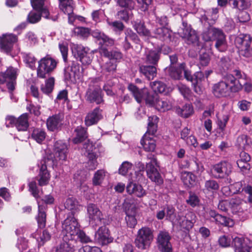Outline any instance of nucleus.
I'll list each match as a JSON object with an SVG mask.
<instances>
[{
  "mask_svg": "<svg viewBox=\"0 0 252 252\" xmlns=\"http://www.w3.org/2000/svg\"><path fill=\"white\" fill-rule=\"evenodd\" d=\"M245 77L239 70H234L233 74H227L221 81L214 85L213 93L216 97H225L230 92H237L242 89V82L239 80Z\"/></svg>",
  "mask_w": 252,
  "mask_h": 252,
  "instance_id": "f257e3e1",
  "label": "nucleus"
},
{
  "mask_svg": "<svg viewBox=\"0 0 252 252\" xmlns=\"http://www.w3.org/2000/svg\"><path fill=\"white\" fill-rule=\"evenodd\" d=\"M147 158L150 160L146 163V167L142 162H138L137 164V167L140 171H143L146 168L148 177L157 184L160 185L163 183V180L156 166L158 165L157 159L155 156L152 154L147 155Z\"/></svg>",
  "mask_w": 252,
  "mask_h": 252,
  "instance_id": "f03ea898",
  "label": "nucleus"
},
{
  "mask_svg": "<svg viewBox=\"0 0 252 252\" xmlns=\"http://www.w3.org/2000/svg\"><path fill=\"white\" fill-rule=\"evenodd\" d=\"M148 121L147 131L141 140V144L146 151L152 152L154 151L156 148L155 141L148 135H153L156 132L158 118L153 115L149 117Z\"/></svg>",
  "mask_w": 252,
  "mask_h": 252,
  "instance_id": "7ed1b4c3",
  "label": "nucleus"
},
{
  "mask_svg": "<svg viewBox=\"0 0 252 252\" xmlns=\"http://www.w3.org/2000/svg\"><path fill=\"white\" fill-rule=\"evenodd\" d=\"M79 228L80 225L74 215L68 216L62 223V235L63 241L73 240Z\"/></svg>",
  "mask_w": 252,
  "mask_h": 252,
  "instance_id": "20e7f679",
  "label": "nucleus"
},
{
  "mask_svg": "<svg viewBox=\"0 0 252 252\" xmlns=\"http://www.w3.org/2000/svg\"><path fill=\"white\" fill-rule=\"evenodd\" d=\"M235 43L241 56L248 58L252 57V37L250 35L240 34L235 38Z\"/></svg>",
  "mask_w": 252,
  "mask_h": 252,
  "instance_id": "39448f33",
  "label": "nucleus"
},
{
  "mask_svg": "<svg viewBox=\"0 0 252 252\" xmlns=\"http://www.w3.org/2000/svg\"><path fill=\"white\" fill-rule=\"evenodd\" d=\"M153 231L148 227H143L138 230L134 243L136 247L141 250L149 248L153 240Z\"/></svg>",
  "mask_w": 252,
  "mask_h": 252,
  "instance_id": "423d86ee",
  "label": "nucleus"
},
{
  "mask_svg": "<svg viewBox=\"0 0 252 252\" xmlns=\"http://www.w3.org/2000/svg\"><path fill=\"white\" fill-rule=\"evenodd\" d=\"M57 62L47 55L40 59L38 62L37 68V77L40 78H45L47 75L50 74L56 68Z\"/></svg>",
  "mask_w": 252,
  "mask_h": 252,
  "instance_id": "0eeeda50",
  "label": "nucleus"
},
{
  "mask_svg": "<svg viewBox=\"0 0 252 252\" xmlns=\"http://www.w3.org/2000/svg\"><path fill=\"white\" fill-rule=\"evenodd\" d=\"M18 69L9 67L4 72L0 73V84L6 83L7 88L10 94L15 90Z\"/></svg>",
  "mask_w": 252,
  "mask_h": 252,
  "instance_id": "6e6552de",
  "label": "nucleus"
},
{
  "mask_svg": "<svg viewBox=\"0 0 252 252\" xmlns=\"http://www.w3.org/2000/svg\"><path fill=\"white\" fill-rule=\"evenodd\" d=\"M232 168V165L229 162L221 161L212 166L211 173L215 179H224L230 174Z\"/></svg>",
  "mask_w": 252,
  "mask_h": 252,
  "instance_id": "1a4fd4ad",
  "label": "nucleus"
},
{
  "mask_svg": "<svg viewBox=\"0 0 252 252\" xmlns=\"http://www.w3.org/2000/svg\"><path fill=\"white\" fill-rule=\"evenodd\" d=\"M85 99L90 103H103V94L101 88L97 85H89L86 92Z\"/></svg>",
  "mask_w": 252,
  "mask_h": 252,
  "instance_id": "9d476101",
  "label": "nucleus"
},
{
  "mask_svg": "<svg viewBox=\"0 0 252 252\" xmlns=\"http://www.w3.org/2000/svg\"><path fill=\"white\" fill-rule=\"evenodd\" d=\"M87 216L90 224L96 225L103 219L101 211L97 205L89 203L87 206Z\"/></svg>",
  "mask_w": 252,
  "mask_h": 252,
  "instance_id": "9b49d317",
  "label": "nucleus"
},
{
  "mask_svg": "<svg viewBox=\"0 0 252 252\" xmlns=\"http://www.w3.org/2000/svg\"><path fill=\"white\" fill-rule=\"evenodd\" d=\"M171 236L168 232L160 231L157 237L158 249L161 252H172V248L170 242Z\"/></svg>",
  "mask_w": 252,
  "mask_h": 252,
  "instance_id": "f8f14e48",
  "label": "nucleus"
},
{
  "mask_svg": "<svg viewBox=\"0 0 252 252\" xmlns=\"http://www.w3.org/2000/svg\"><path fill=\"white\" fill-rule=\"evenodd\" d=\"M232 245L235 252H252V242L248 243L243 237H235Z\"/></svg>",
  "mask_w": 252,
  "mask_h": 252,
  "instance_id": "ddd939ff",
  "label": "nucleus"
},
{
  "mask_svg": "<svg viewBox=\"0 0 252 252\" xmlns=\"http://www.w3.org/2000/svg\"><path fill=\"white\" fill-rule=\"evenodd\" d=\"M68 146L62 140L57 141L54 144V157L57 160H66L68 154Z\"/></svg>",
  "mask_w": 252,
  "mask_h": 252,
  "instance_id": "4468645a",
  "label": "nucleus"
},
{
  "mask_svg": "<svg viewBox=\"0 0 252 252\" xmlns=\"http://www.w3.org/2000/svg\"><path fill=\"white\" fill-rule=\"evenodd\" d=\"M196 218L193 212H188L184 216H179L177 222L182 228L189 230L193 226Z\"/></svg>",
  "mask_w": 252,
  "mask_h": 252,
  "instance_id": "2eb2a0df",
  "label": "nucleus"
},
{
  "mask_svg": "<svg viewBox=\"0 0 252 252\" xmlns=\"http://www.w3.org/2000/svg\"><path fill=\"white\" fill-rule=\"evenodd\" d=\"M80 64L76 62H72L71 65L64 69V77L65 79L72 80V79H79L82 75Z\"/></svg>",
  "mask_w": 252,
  "mask_h": 252,
  "instance_id": "dca6fc26",
  "label": "nucleus"
},
{
  "mask_svg": "<svg viewBox=\"0 0 252 252\" xmlns=\"http://www.w3.org/2000/svg\"><path fill=\"white\" fill-rule=\"evenodd\" d=\"M97 242L101 245H106L113 241V238L110 236L109 230L106 226L99 228L95 233Z\"/></svg>",
  "mask_w": 252,
  "mask_h": 252,
  "instance_id": "f3484780",
  "label": "nucleus"
},
{
  "mask_svg": "<svg viewBox=\"0 0 252 252\" xmlns=\"http://www.w3.org/2000/svg\"><path fill=\"white\" fill-rule=\"evenodd\" d=\"M17 40V37L14 34L3 35L2 38L0 37V47L3 52L9 53L12 48L13 44Z\"/></svg>",
  "mask_w": 252,
  "mask_h": 252,
  "instance_id": "a211bd4d",
  "label": "nucleus"
},
{
  "mask_svg": "<svg viewBox=\"0 0 252 252\" xmlns=\"http://www.w3.org/2000/svg\"><path fill=\"white\" fill-rule=\"evenodd\" d=\"M39 165V171L37 176V181L38 185L40 186L47 185L50 179V175L47 169V166L45 164V161L42 160Z\"/></svg>",
  "mask_w": 252,
  "mask_h": 252,
  "instance_id": "6ab92c4d",
  "label": "nucleus"
},
{
  "mask_svg": "<svg viewBox=\"0 0 252 252\" xmlns=\"http://www.w3.org/2000/svg\"><path fill=\"white\" fill-rule=\"evenodd\" d=\"M102 110L98 107L95 108L89 112L85 119V123L87 126L95 125L102 118Z\"/></svg>",
  "mask_w": 252,
  "mask_h": 252,
  "instance_id": "aec40b11",
  "label": "nucleus"
},
{
  "mask_svg": "<svg viewBox=\"0 0 252 252\" xmlns=\"http://www.w3.org/2000/svg\"><path fill=\"white\" fill-rule=\"evenodd\" d=\"M182 37L187 44H192L194 46L199 45V37L196 32L192 29L184 30Z\"/></svg>",
  "mask_w": 252,
  "mask_h": 252,
  "instance_id": "412c9836",
  "label": "nucleus"
},
{
  "mask_svg": "<svg viewBox=\"0 0 252 252\" xmlns=\"http://www.w3.org/2000/svg\"><path fill=\"white\" fill-rule=\"evenodd\" d=\"M246 204V202L240 197L232 198L230 199V210L233 214L242 213Z\"/></svg>",
  "mask_w": 252,
  "mask_h": 252,
  "instance_id": "4be33fe9",
  "label": "nucleus"
},
{
  "mask_svg": "<svg viewBox=\"0 0 252 252\" xmlns=\"http://www.w3.org/2000/svg\"><path fill=\"white\" fill-rule=\"evenodd\" d=\"M126 192L129 194H133L138 197H141L146 194L145 190L140 185L130 182L126 187Z\"/></svg>",
  "mask_w": 252,
  "mask_h": 252,
  "instance_id": "5701e85b",
  "label": "nucleus"
},
{
  "mask_svg": "<svg viewBox=\"0 0 252 252\" xmlns=\"http://www.w3.org/2000/svg\"><path fill=\"white\" fill-rule=\"evenodd\" d=\"M128 89L132 93L133 96L136 101L138 103H140L143 99H144L148 91L147 89L143 88L139 89L132 84H130L128 85Z\"/></svg>",
  "mask_w": 252,
  "mask_h": 252,
  "instance_id": "b1692460",
  "label": "nucleus"
},
{
  "mask_svg": "<svg viewBox=\"0 0 252 252\" xmlns=\"http://www.w3.org/2000/svg\"><path fill=\"white\" fill-rule=\"evenodd\" d=\"M46 125L49 130L54 131L61 127L62 125V119L60 115H53L48 118Z\"/></svg>",
  "mask_w": 252,
  "mask_h": 252,
  "instance_id": "393cba45",
  "label": "nucleus"
},
{
  "mask_svg": "<svg viewBox=\"0 0 252 252\" xmlns=\"http://www.w3.org/2000/svg\"><path fill=\"white\" fill-rule=\"evenodd\" d=\"M84 148L86 150L87 156L89 159V164L90 165V169L93 170L96 168L97 163L96 161V155L93 151L94 147L92 143H87L84 145Z\"/></svg>",
  "mask_w": 252,
  "mask_h": 252,
  "instance_id": "a878e982",
  "label": "nucleus"
},
{
  "mask_svg": "<svg viewBox=\"0 0 252 252\" xmlns=\"http://www.w3.org/2000/svg\"><path fill=\"white\" fill-rule=\"evenodd\" d=\"M214 41H215V46L219 51L222 52L227 50L228 45L226 35L222 30Z\"/></svg>",
  "mask_w": 252,
  "mask_h": 252,
  "instance_id": "bb28decb",
  "label": "nucleus"
},
{
  "mask_svg": "<svg viewBox=\"0 0 252 252\" xmlns=\"http://www.w3.org/2000/svg\"><path fill=\"white\" fill-rule=\"evenodd\" d=\"M99 52L101 56L108 58L110 60H120L122 58V54L117 50L109 51L105 47L102 46L99 49Z\"/></svg>",
  "mask_w": 252,
  "mask_h": 252,
  "instance_id": "cd10ccee",
  "label": "nucleus"
},
{
  "mask_svg": "<svg viewBox=\"0 0 252 252\" xmlns=\"http://www.w3.org/2000/svg\"><path fill=\"white\" fill-rule=\"evenodd\" d=\"M140 72L148 80H153L157 75V68L153 65H141Z\"/></svg>",
  "mask_w": 252,
  "mask_h": 252,
  "instance_id": "c85d7f7f",
  "label": "nucleus"
},
{
  "mask_svg": "<svg viewBox=\"0 0 252 252\" xmlns=\"http://www.w3.org/2000/svg\"><path fill=\"white\" fill-rule=\"evenodd\" d=\"M32 236L36 239L39 246H43L51 238L50 234L46 230H43L42 232L41 230H37L34 233L32 234Z\"/></svg>",
  "mask_w": 252,
  "mask_h": 252,
  "instance_id": "c756f323",
  "label": "nucleus"
},
{
  "mask_svg": "<svg viewBox=\"0 0 252 252\" xmlns=\"http://www.w3.org/2000/svg\"><path fill=\"white\" fill-rule=\"evenodd\" d=\"M153 36L161 41L168 39L170 37V31L165 27L158 28L153 32Z\"/></svg>",
  "mask_w": 252,
  "mask_h": 252,
  "instance_id": "7c9ffc66",
  "label": "nucleus"
},
{
  "mask_svg": "<svg viewBox=\"0 0 252 252\" xmlns=\"http://www.w3.org/2000/svg\"><path fill=\"white\" fill-rule=\"evenodd\" d=\"M221 30L210 27L202 33V38L205 41H214Z\"/></svg>",
  "mask_w": 252,
  "mask_h": 252,
  "instance_id": "2f4dec72",
  "label": "nucleus"
},
{
  "mask_svg": "<svg viewBox=\"0 0 252 252\" xmlns=\"http://www.w3.org/2000/svg\"><path fill=\"white\" fill-rule=\"evenodd\" d=\"M29 126V118L27 113L21 115L18 119H16L15 126L19 131H26Z\"/></svg>",
  "mask_w": 252,
  "mask_h": 252,
  "instance_id": "473e14b6",
  "label": "nucleus"
},
{
  "mask_svg": "<svg viewBox=\"0 0 252 252\" xmlns=\"http://www.w3.org/2000/svg\"><path fill=\"white\" fill-rule=\"evenodd\" d=\"M181 178L184 185L189 188L192 187L195 184L196 176L191 172H182Z\"/></svg>",
  "mask_w": 252,
  "mask_h": 252,
  "instance_id": "72a5a7b5",
  "label": "nucleus"
},
{
  "mask_svg": "<svg viewBox=\"0 0 252 252\" xmlns=\"http://www.w3.org/2000/svg\"><path fill=\"white\" fill-rule=\"evenodd\" d=\"M155 107L158 111L164 112L170 110L172 108V103L167 98H160L158 97L156 101Z\"/></svg>",
  "mask_w": 252,
  "mask_h": 252,
  "instance_id": "f704fd0d",
  "label": "nucleus"
},
{
  "mask_svg": "<svg viewBox=\"0 0 252 252\" xmlns=\"http://www.w3.org/2000/svg\"><path fill=\"white\" fill-rule=\"evenodd\" d=\"M64 206L66 209L71 211L72 215L73 213L78 212L81 207L77 199L73 197L67 198L64 202Z\"/></svg>",
  "mask_w": 252,
  "mask_h": 252,
  "instance_id": "c9c22d12",
  "label": "nucleus"
},
{
  "mask_svg": "<svg viewBox=\"0 0 252 252\" xmlns=\"http://www.w3.org/2000/svg\"><path fill=\"white\" fill-rule=\"evenodd\" d=\"M243 184L242 182H238L231 186V188L228 187H224L222 189V192L225 196L230 195V190H233V193H236L243 191Z\"/></svg>",
  "mask_w": 252,
  "mask_h": 252,
  "instance_id": "e433bc0d",
  "label": "nucleus"
},
{
  "mask_svg": "<svg viewBox=\"0 0 252 252\" xmlns=\"http://www.w3.org/2000/svg\"><path fill=\"white\" fill-rule=\"evenodd\" d=\"M185 63H181L179 68L170 66L168 69L169 75L174 79H180L182 77V74L184 70Z\"/></svg>",
  "mask_w": 252,
  "mask_h": 252,
  "instance_id": "4c0bfd02",
  "label": "nucleus"
},
{
  "mask_svg": "<svg viewBox=\"0 0 252 252\" xmlns=\"http://www.w3.org/2000/svg\"><path fill=\"white\" fill-rule=\"evenodd\" d=\"M126 220L127 225L130 228H134L137 224V220L135 217L136 214L135 208L133 207L131 210H126Z\"/></svg>",
  "mask_w": 252,
  "mask_h": 252,
  "instance_id": "58836bf2",
  "label": "nucleus"
},
{
  "mask_svg": "<svg viewBox=\"0 0 252 252\" xmlns=\"http://www.w3.org/2000/svg\"><path fill=\"white\" fill-rule=\"evenodd\" d=\"M38 203V215L36 218L38 226L40 228H43L46 224V215L45 212L46 207L45 205Z\"/></svg>",
  "mask_w": 252,
  "mask_h": 252,
  "instance_id": "ea45409f",
  "label": "nucleus"
},
{
  "mask_svg": "<svg viewBox=\"0 0 252 252\" xmlns=\"http://www.w3.org/2000/svg\"><path fill=\"white\" fill-rule=\"evenodd\" d=\"M75 242L73 240L64 241L62 243L60 246L57 248V252H74L75 247L73 243Z\"/></svg>",
  "mask_w": 252,
  "mask_h": 252,
  "instance_id": "a19ab883",
  "label": "nucleus"
},
{
  "mask_svg": "<svg viewBox=\"0 0 252 252\" xmlns=\"http://www.w3.org/2000/svg\"><path fill=\"white\" fill-rule=\"evenodd\" d=\"M151 88L154 92L167 94L168 92V88L166 84L161 81H155L151 84Z\"/></svg>",
  "mask_w": 252,
  "mask_h": 252,
  "instance_id": "79ce46f5",
  "label": "nucleus"
},
{
  "mask_svg": "<svg viewBox=\"0 0 252 252\" xmlns=\"http://www.w3.org/2000/svg\"><path fill=\"white\" fill-rule=\"evenodd\" d=\"M133 25L134 29L139 34L147 36H151L150 31L145 28L144 23L137 20L135 21Z\"/></svg>",
  "mask_w": 252,
  "mask_h": 252,
  "instance_id": "37998d69",
  "label": "nucleus"
},
{
  "mask_svg": "<svg viewBox=\"0 0 252 252\" xmlns=\"http://www.w3.org/2000/svg\"><path fill=\"white\" fill-rule=\"evenodd\" d=\"M76 137L73 139L74 143H78L84 140L87 137V133L85 128L79 126L75 129Z\"/></svg>",
  "mask_w": 252,
  "mask_h": 252,
  "instance_id": "c03bdc74",
  "label": "nucleus"
},
{
  "mask_svg": "<svg viewBox=\"0 0 252 252\" xmlns=\"http://www.w3.org/2000/svg\"><path fill=\"white\" fill-rule=\"evenodd\" d=\"M72 52L77 59H79L88 51L86 48L80 44H72L71 45Z\"/></svg>",
  "mask_w": 252,
  "mask_h": 252,
  "instance_id": "a18cd8bd",
  "label": "nucleus"
},
{
  "mask_svg": "<svg viewBox=\"0 0 252 252\" xmlns=\"http://www.w3.org/2000/svg\"><path fill=\"white\" fill-rule=\"evenodd\" d=\"M176 112L181 116L184 118H188L193 113V109L190 104H186L182 108H177Z\"/></svg>",
  "mask_w": 252,
  "mask_h": 252,
  "instance_id": "49530a36",
  "label": "nucleus"
},
{
  "mask_svg": "<svg viewBox=\"0 0 252 252\" xmlns=\"http://www.w3.org/2000/svg\"><path fill=\"white\" fill-rule=\"evenodd\" d=\"M55 84V79L53 77L49 78L45 81V85L41 86V91L45 94H50L53 90Z\"/></svg>",
  "mask_w": 252,
  "mask_h": 252,
  "instance_id": "de8ad7c7",
  "label": "nucleus"
},
{
  "mask_svg": "<svg viewBox=\"0 0 252 252\" xmlns=\"http://www.w3.org/2000/svg\"><path fill=\"white\" fill-rule=\"evenodd\" d=\"M160 53L157 50H150L146 53V62L148 63L156 64L159 59Z\"/></svg>",
  "mask_w": 252,
  "mask_h": 252,
  "instance_id": "09e8293b",
  "label": "nucleus"
},
{
  "mask_svg": "<svg viewBox=\"0 0 252 252\" xmlns=\"http://www.w3.org/2000/svg\"><path fill=\"white\" fill-rule=\"evenodd\" d=\"M60 8L63 12L70 13L73 11V3L72 0H59Z\"/></svg>",
  "mask_w": 252,
  "mask_h": 252,
  "instance_id": "8fccbe9b",
  "label": "nucleus"
},
{
  "mask_svg": "<svg viewBox=\"0 0 252 252\" xmlns=\"http://www.w3.org/2000/svg\"><path fill=\"white\" fill-rule=\"evenodd\" d=\"M106 172L103 170H98L96 171L93 178V184L94 186L100 185L105 177Z\"/></svg>",
  "mask_w": 252,
  "mask_h": 252,
  "instance_id": "3c124183",
  "label": "nucleus"
},
{
  "mask_svg": "<svg viewBox=\"0 0 252 252\" xmlns=\"http://www.w3.org/2000/svg\"><path fill=\"white\" fill-rule=\"evenodd\" d=\"M74 242L76 241H79L81 243H88L92 242V240L90 236L87 235L86 233L81 230L80 228L79 229V231L77 232L76 235L74 237V239L73 241Z\"/></svg>",
  "mask_w": 252,
  "mask_h": 252,
  "instance_id": "603ef678",
  "label": "nucleus"
},
{
  "mask_svg": "<svg viewBox=\"0 0 252 252\" xmlns=\"http://www.w3.org/2000/svg\"><path fill=\"white\" fill-rule=\"evenodd\" d=\"M219 189L218 183L214 180H208L205 181L204 185V190L208 192H214Z\"/></svg>",
  "mask_w": 252,
  "mask_h": 252,
  "instance_id": "864d4df0",
  "label": "nucleus"
},
{
  "mask_svg": "<svg viewBox=\"0 0 252 252\" xmlns=\"http://www.w3.org/2000/svg\"><path fill=\"white\" fill-rule=\"evenodd\" d=\"M32 137L37 142L40 143L45 139L46 132L44 130L41 129H34L32 134Z\"/></svg>",
  "mask_w": 252,
  "mask_h": 252,
  "instance_id": "5fc2aeb1",
  "label": "nucleus"
},
{
  "mask_svg": "<svg viewBox=\"0 0 252 252\" xmlns=\"http://www.w3.org/2000/svg\"><path fill=\"white\" fill-rule=\"evenodd\" d=\"M73 32L76 35L83 38L88 37L91 33L90 29L83 27L75 28Z\"/></svg>",
  "mask_w": 252,
  "mask_h": 252,
  "instance_id": "6e6d98bb",
  "label": "nucleus"
},
{
  "mask_svg": "<svg viewBox=\"0 0 252 252\" xmlns=\"http://www.w3.org/2000/svg\"><path fill=\"white\" fill-rule=\"evenodd\" d=\"M232 2L234 8L239 10H245L249 8L250 3L248 0H230Z\"/></svg>",
  "mask_w": 252,
  "mask_h": 252,
  "instance_id": "4d7b16f0",
  "label": "nucleus"
},
{
  "mask_svg": "<svg viewBox=\"0 0 252 252\" xmlns=\"http://www.w3.org/2000/svg\"><path fill=\"white\" fill-rule=\"evenodd\" d=\"M178 91L182 94L185 98L190 100L191 99L192 95L190 90L186 85L179 84L177 86Z\"/></svg>",
  "mask_w": 252,
  "mask_h": 252,
  "instance_id": "13d9d810",
  "label": "nucleus"
},
{
  "mask_svg": "<svg viewBox=\"0 0 252 252\" xmlns=\"http://www.w3.org/2000/svg\"><path fill=\"white\" fill-rule=\"evenodd\" d=\"M218 13V9L217 8H212L206 12V13L203 17V19L208 22L210 20L214 22L217 18Z\"/></svg>",
  "mask_w": 252,
  "mask_h": 252,
  "instance_id": "bf43d9fd",
  "label": "nucleus"
},
{
  "mask_svg": "<svg viewBox=\"0 0 252 252\" xmlns=\"http://www.w3.org/2000/svg\"><path fill=\"white\" fill-rule=\"evenodd\" d=\"M158 96L156 93L151 94L147 91L144 100L146 101L147 104H148L150 106H155L156 101L158 99Z\"/></svg>",
  "mask_w": 252,
  "mask_h": 252,
  "instance_id": "052dcab7",
  "label": "nucleus"
},
{
  "mask_svg": "<svg viewBox=\"0 0 252 252\" xmlns=\"http://www.w3.org/2000/svg\"><path fill=\"white\" fill-rule=\"evenodd\" d=\"M132 164L128 161L123 162L119 169V174L123 176L126 175L132 169Z\"/></svg>",
  "mask_w": 252,
  "mask_h": 252,
  "instance_id": "680f3d73",
  "label": "nucleus"
},
{
  "mask_svg": "<svg viewBox=\"0 0 252 252\" xmlns=\"http://www.w3.org/2000/svg\"><path fill=\"white\" fill-rule=\"evenodd\" d=\"M117 65L116 63H113L111 61L106 62L104 64L101 65L102 71L104 72H108L113 73L116 69Z\"/></svg>",
  "mask_w": 252,
  "mask_h": 252,
  "instance_id": "e2e57ef3",
  "label": "nucleus"
},
{
  "mask_svg": "<svg viewBox=\"0 0 252 252\" xmlns=\"http://www.w3.org/2000/svg\"><path fill=\"white\" fill-rule=\"evenodd\" d=\"M186 202L191 207H195L199 205L200 200L196 194L190 192L189 198L187 199Z\"/></svg>",
  "mask_w": 252,
  "mask_h": 252,
  "instance_id": "0e129e2a",
  "label": "nucleus"
},
{
  "mask_svg": "<svg viewBox=\"0 0 252 252\" xmlns=\"http://www.w3.org/2000/svg\"><path fill=\"white\" fill-rule=\"evenodd\" d=\"M117 3L121 7L127 8L129 10L134 7L135 2L134 0H115Z\"/></svg>",
  "mask_w": 252,
  "mask_h": 252,
  "instance_id": "69168bd1",
  "label": "nucleus"
},
{
  "mask_svg": "<svg viewBox=\"0 0 252 252\" xmlns=\"http://www.w3.org/2000/svg\"><path fill=\"white\" fill-rule=\"evenodd\" d=\"M251 159L250 155L245 152H242L240 154V159L237 161V165L240 168H247L245 165H242L241 163H245L248 164L247 162Z\"/></svg>",
  "mask_w": 252,
  "mask_h": 252,
  "instance_id": "338daca9",
  "label": "nucleus"
},
{
  "mask_svg": "<svg viewBox=\"0 0 252 252\" xmlns=\"http://www.w3.org/2000/svg\"><path fill=\"white\" fill-rule=\"evenodd\" d=\"M87 179V173L84 170L78 171L74 175V179L79 183L80 184H82Z\"/></svg>",
  "mask_w": 252,
  "mask_h": 252,
  "instance_id": "774afa93",
  "label": "nucleus"
}]
</instances>
